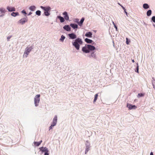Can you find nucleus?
<instances>
[{
  "instance_id": "1",
  "label": "nucleus",
  "mask_w": 155,
  "mask_h": 155,
  "mask_svg": "<svg viewBox=\"0 0 155 155\" xmlns=\"http://www.w3.org/2000/svg\"><path fill=\"white\" fill-rule=\"evenodd\" d=\"M83 41L82 39L78 38L75 39L74 42L72 43V45L76 49L78 50L80 49V45H81Z\"/></svg>"
},
{
  "instance_id": "2",
  "label": "nucleus",
  "mask_w": 155,
  "mask_h": 155,
  "mask_svg": "<svg viewBox=\"0 0 155 155\" xmlns=\"http://www.w3.org/2000/svg\"><path fill=\"white\" fill-rule=\"evenodd\" d=\"M32 48H33L32 46L30 47H27L25 48V52L24 53L23 57L25 58L27 57L28 55Z\"/></svg>"
},
{
  "instance_id": "3",
  "label": "nucleus",
  "mask_w": 155,
  "mask_h": 155,
  "mask_svg": "<svg viewBox=\"0 0 155 155\" xmlns=\"http://www.w3.org/2000/svg\"><path fill=\"white\" fill-rule=\"evenodd\" d=\"M40 95L38 94L36 95L34 98V103L36 106H37L38 105L40 101Z\"/></svg>"
},
{
  "instance_id": "4",
  "label": "nucleus",
  "mask_w": 155,
  "mask_h": 155,
  "mask_svg": "<svg viewBox=\"0 0 155 155\" xmlns=\"http://www.w3.org/2000/svg\"><path fill=\"white\" fill-rule=\"evenodd\" d=\"M28 21V19L27 18H24L21 19L18 21V22L22 25H23L25 22H27Z\"/></svg>"
},
{
  "instance_id": "5",
  "label": "nucleus",
  "mask_w": 155,
  "mask_h": 155,
  "mask_svg": "<svg viewBox=\"0 0 155 155\" xmlns=\"http://www.w3.org/2000/svg\"><path fill=\"white\" fill-rule=\"evenodd\" d=\"M39 149L42 153L48 152V150L46 147H42L39 148Z\"/></svg>"
},
{
  "instance_id": "6",
  "label": "nucleus",
  "mask_w": 155,
  "mask_h": 155,
  "mask_svg": "<svg viewBox=\"0 0 155 155\" xmlns=\"http://www.w3.org/2000/svg\"><path fill=\"white\" fill-rule=\"evenodd\" d=\"M82 50L85 53H88L89 52L87 45H86L84 47H83L82 48Z\"/></svg>"
},
{
  "instance_id": "7",
  "label": "nucleus",
  "mask_w": 155,
  "mask_h": 155,
  "mask_svg": "<svg viewBox=\"0 0 155 155\" xmlns=\"http://www.w3.org/2000/svg\"><path fill=\"white\" fill-rule=\"evenodd\" d=\"M127 107L129 108L130 110H131L132 109H135L137 107L134 105H132L130 104H127Z\"/></svg>"
},
{
  "instance_id": "8",
  "label": "nucleus",
  "mask_w": 155,
  "mask_h": 155,
  "mask_svg": "<svg viewBox=\"0 0 155 155\" xmlns=\"http://www.w3.org/2000/svg\"><path fill=\"white\" fill-rule=\"evenodd\" d=\"M57 116H55L54 117L53 122L52 123L51 125H52V126H55L56 125L57 122Z\"/></svg>"
},
{
  "instance_id": "9",
  "label": "nucleus",
  "mask_w": 155,
  "mask_h": 155,
  "mask_svg": "<svg viewBox=\"0 0 155 155\" xmlns=\"http://www.w3.org/2000/svg\"><path fill=\"white\" fill-rule=\"evenodd\" d=\"M87 46L88 49V51L89 52L90 51H92L95 49V47L92 45H87Z\"/></svg>"
},
{
  "instance_id": "10",
  "label": "nucleus",
  "mask_w": 155,
  "mask_h": 155,
  "mask_svg": "<svg viewBox=\"0 0 155 155\" xmlns=\"http://www.w3.org/2000/svg\"><path fill=\"white\" fill-rule=\"evenodd\" d=\"M41 8L43 9L45 12H48L51 10V8L49 6L47 7H45L43 6H41Z\"/></svg>"
},
{
  "instance_id": "11",
  "label": "nucleus",
  "mask_w": 155,
  "mask_h": 155,
  "mask_svg": "<svg viewBox=\"0 0 155 155\" xmlns=\"http://www.w3.org/2000/svg\"><path fill=\"white\" fill-rule=\"evenodd\" d=\"M68 36L71 39H74L77 38L76 35L74 33H71L68 34Z\"/></svg>"
},
{
  "instance_id": "12",
  "label": "nucleus",
  "mask_w": 155,
  "mask_h": 155,
  "mask_svg": "<svg viewBox=\"0 0 155 155\" xmlns=\"http://www.w3.org/2000/svg\"><path fill=\"white\" fill-rule=\"evenodd\" d=\"M63 14L64 15V17L65 19L66 20H68L69 19V17L67 12H64L63 13Z\"/></svg>"
},
{
  "instance_id": "13",
  "label": "nucleus",
  "mask_w": 155,
  "mask_h": 155,
  "mask_svg": "<svg viewBox=\"0 0 155 155\" xmlns=\"http://www.w3.org/2000/svg\"><path fill=\"white\" fill-rule=\"evenodd\" d=\"M7 9L9 12L15 11V9L14 7L8 6L7 8Z\"/></svg>"
},
{
  "instance_id": "14",
  "label": "nucleus",
  "mask_w": 155,
  "mask_h": 155,
  "mask_svg": "<svg viewBox=\"0 0 155 155\" xmlns=\"http://www.w3.org/2000/svg\"><path fill=\"white\" fill-rule=\"evenodd\" d=\"M63 28L64 29L68 31H71V28L68 25H66L64 26Z\"/></svg>"
},
{
  "instance_id": "15",
  "label": "nucleus",
  "mask_w": 155,
  "mask_h": 155,
  "mask_svg": "<svg viewBox=\"0 0 155 155\" xmlns=\"http://www.w3.org/2000/svg\"><path fill=\"white\" fill-rule=\"evenodd\" d=\"M92 33L91 32H88L86 33L85 35L87 37L91 38L92 37Z\"/></svg>"
},
{
  "instance_id": "16",
  "label": "nucleus",
  "mask_w": 155,
  "mask_h": 155,
  "mask_svg": "<svg viewBox=\"0 0 155 155\" xmlns=\"http://www.w3.org/2000/svg\"><path fill=\"white\" fill-rule=\"evenodd\" d=\"M70 26L74 29L77 28L78 27V25L76 24H71Z\"/></svg>"
},
{
  "instance_id": "17",
  "label": "nucleus",
  "mask_w": 155,
  "mask_h": 155,
  "mask_svg": "<svg viewBox=\"0 0 155 155\" xmlns=\"http://www.w3.org/2000/svg\"><path fill=\"white\" fill-rule=\"evenodd\" d=\"M85 41L87 43H91L93 42V41L92 40L88 39L87 38H86L85 39Z\"/></svg>"
},
{
  "instance_id": "18",
  "label": "nucleus",
  "mask_w": 155,
  "mask_h": 155,
  "mask_svg": "<svg viewBox=\"0 0 155 155\" xmlns=\"http://www.w3.org/2000/svg\"><path fill=\"white\" fill-rule=\"evenodd\" d=\"M42 142V140H41L39 142H34V144L35 145L37 146H38L39 145L41 144V143Z\"/></svg>"
},
{
  "instance_id": "19",
  "label": "nucleus",
  "mask_w": 155,
  "mask_h": 155,
  "mask_svg": "<svg viewBox=\"0 0 155 155\" xmlns=\"http://www.w3.org/2000/svg\"><path fill=\"white\" fill-rule=\"evenodd\" d=\"M58 18L60 19L61 22H63L64 21V18L63 17L58 16Z\"/></svg>"
},
{
  "instance_id": "20",
  "label": "nucleus",
  "mask_w": 155,
  "mask_h": 155,
  "mask_svg": "<svg viewBox=\"0 0 155 155\" xmlns=\"http://www.w3.org/2000/svg\"><path fill=\"white\" fill-rule=\"evenodd\" d=\"M98 97V94H96L94 95V100L93 103H95Z\"/></svg>"
},
{
  "instance_id": "21",
  "label": "nucleus",
  "mask_w": 155,
  "mask_h": 155,
  "mask_svg": "<svg viewBox=\"0 0 155 155\" xmlns=\"http://www.w3.org/2000/svg\"><path fill=\"white\" fill-rule=\"evenodd\" d=\"M84 20V18H82L81 19L80 22L78 23L79 24V25L80 26H81L82 25Z\"/></svg>"
},
{
  "instance_id": "22",
  "label": "nucleus",
  "mask_w": 155,
  "mask_h": 155,
  "mask_svg": "<svg viewBox=\"0 0 155 155\" xmlns=\"http://www.w3.org/2000/svg\"><path fill=\"white\" fill-rule=\"evenodd\" d=\"M152 11L151 10H149L148 11L147 13V16H150L151 14Z\"/></svg>"
},
{
  "instance_id": "23",
  "label": "nucleus",
  "mask_w": 155,
  "mask_h": 155,
  "mask_svg": "<svg viewBox=\"0 0 155 155\" xmlns=\"http://www.w3.org/2000/svg\"><path fill=\"white\" fill-rule=\"evenodd\" d=\"M143 8L145 9H147L149 8V5L147 4H144L143 5Z\"/></svg>"
},
{
  "instance_id": "24",
  "label": "nucleus",
  "mask_w": 155,
  "mask_h": 155,
  "mask_svg": "<svg viewBox=\"0 0 155 155\" xmlns=\"http://www.w3.org/2000/svg\"><path fill=\"white\" fill-rule=\"evenodd\" d=\"M19 15V14L18 12H13L11 13V15L14 17H15L16 16Z\"/></svg>"
},
{
  "instance_id": "25",
  "label": "nucleus",
  "mask_w": 155,
  "mask_h": 155,
  "mask_svg": "<svg viewBox=\"0 0 155 155\" xmlns=\"http://www.w3.org/2000/svg\"><path fill=\"white\" fill-rule=\"evenodd\" d=\"M35 7L34 6H31L29 8V9L32 11H34L35 10Z\"/></svg>"
},
{
  "instance_id": "26",
  "label": "nucleus",
  "mask_w": 155,
  "mask_h": 155,
  "mask_svg": "<svg viewBox=\"0 0 155 155\" xmlns=\"http://www.w3.org/2000/svg\"><path fill=\"white\" fill-rule=\"evenodd\" d=\"M90 147L88 146H86V150L85 153L86 154L89 150Z\"/></svg>"
},
{
  "instance_id": "27",
  "label": "nucleus",
  "mask_w": 155,
  "mask_h": 155,
  "mask_svg": "<svg viewBox=\"0 0 155 155\" xmlns=\"http://www.w3.org/2000/svg\"><path fill=\"white\" fill-rule=\"evenodd\" d=\"M91 57H93L94 58H95L96 57V55L94 53V52H93L91 55Z\"/></svg>"
},
{
  "instance_id": "28",
  "label": "nucleus",
  "mask_w": 155,
  "mask_h": 155,
  "mask_svg": "<svg viewBox=\"0 0 155 155\" xmlns=\"http://www.w3.org/2000/svg\"><path fill=\"white\" fill-rule=\"evenodd\" d=\"M0 11L1 12V13H5V9L3 8H0Z\"/></svg>"
},
{
  "instance_id": "29",
  "label": "nucleus",
  "mask_w": 155,
  "mask_h": 155,
  "mask_svg": "<svg viewBox=\"0 0 155 155\" xmlns=\"http://www.w3.org/2000/svg\"><path fill=\"white\" fill-rule=\"evenodd\" d=\"M65 37L63 35H62L61 36V38L60 39V41H63L64 40V39L65 38Z\"/></svg>"
},
{
  "instance_id": "30",
  "label": "nucleus",
  "mask_w": 155,
  "mask_h": 155,
  "mask_svg": "<svg viewBox=\"0 0 155 155\" xmlns=\"http://www.w3.org/2000/svg\"><path fill=\"white\" fill-rule=\"evenodd\" d=\"M41 12L39 10H38V11H37L36 12V14L37 15H38V16H40V15H41Z\"/></svg>"
},
{
  "instance_id": "31",
  "label": "nucleus",
  "mask_w": 155,
  "mask_h": 155,
  "mask_svg": "<svg viewBox=\"0 0 155 155\" xmlns=\"http://www.w3.org/2000/svg\"><path fill=\"white\" fill-rule=\"evenodd\" d=\"M44 14L46 16H48L50 15V13L48 12H44Z\"/></svg>"
},
{
  "instance_id": "32",
  "label": "nucleus",
  "mask_w": 155,
  "mask_h": 155,
  "mask_svg": "<svg viewBox=\"0 0 155 155\" xmlns=\"http://www.w3.org/2000/svg\"><path fill=\"white\" fill-rule=\"evenodd\" d=\"M152 83L153 84V87L155 89V81L153 80L152 81Z\"/></svg>"
},
{
  "instance_id": "33",
  "label": "nucleus",
  "mask_w": 155,
  "mask_h": 155,
  "mask_svg": "<svg viewBox=\"0 0 155 155\" xmlns=\"http://www.w3.org/2000/svg\"><path fill=\"white\" fill-rule=\"evenodd\" d=\"M144 96V95L142 93H139L138 94V97H142L143 96Z\"/></svg>"
},
{
  "instance_id": "34",
  "label": "nucleus",
  "mask_w": 155,
  "mask_h": 155,
  "mask_svg": "<svg viewBox=\"0 0 155 155\" xmlns=\"http://www.w3.org/2000/svg\"><path fill=\"white\" fill-rule=\"evenodd\" d=\"M152 20L153 22H155V16H154L152 17Z\"/></svg>"
},
{
  "instance_id": "35",
  "label": "nucleus",
  "mask_w": 155,
  "mask_h": 155,
  "mask_svg": "<svg viewBox=\"0 0 155 155\" xmlns=\"http://www.w3.org/2000/svg\"><path fill=\"white\" fill-rule=\"evenodd\" d=\"M118 4L121 6V7L122 8L123 10H125V8L119 3H118Z\"/></svg>"
},
{
  "instance_id": "36",
  "label": "nucleus",
  "mask_w": 155,
  "mask_h": 155,
  "mask_svg": "<svg viewBox=\"0 0 155 155\" xmlns=\"http://www.w3.org/2000/svg\"><path fill=\"white\" fill-rule=\"evenodd\" d=\"M11 37H12L11 36H8V37H7V40L8 41H9V39L11 38Z\"/></svg>"
},
{
  "instance_id": "37",
  "label": "nucleus",
  "mask_w": 155,
  "mask_h": 155,
  "mask_svg": "<svg viewBox=\"0 0 155 155\" xmlns=\"http://www.w3.org/2000/svg\"><path fill=\"white\" fill-rule=\"evenodd\" d=\"M136 70H137V71H136L135 70V71L136 72H137V73H139V72H138V66H137V68H136Z\"/></svg>"
},
{
  "instance_id": "38",
  "label": "nucleus",
  "mask_w": 155,
  "mask_h": 155,
  "mask_svg": "<svg viewBox=\"0 0 155 155\" xmlns=\"http://www.w3.org/2000/svg\"><path fill=\"white\" fill-rule=\"evenodd\" d=\"M54 126H52V125H51V126L49 127V130L52 129V127H54Z\"/></svg>"
},
{
  "instance_id": "39",
  "label": "nucleus",
  "mask_w": 155,
  "mask_h": 155,
  "mask_svg": "<svg viewBox=\"0 0 155 155\" xmlns=\"http://www.w3.org/2000/svg\"><path fill=\"white\" fill-rule=\"evenodd\" d=\"M126 40H127V41H126V44H127V45H128L129 44V42H128V38H126Z\"/></svg>"
},
{
  "instance_id": "40",
  "label": "nucleus",
  "mask_w": 155,
  "mask_h": 155,
  "mask_svg": "<svg viewBox=\"0 0 155 155\" xmlns=\"http://www.w3.org/2000/svg\"><path fill=\"white\" fill-rule=\"evenodd\" d=\"M22 12L23 13H24L25 14H26L25 11L24 10H23L22 11Z\"/></svg>"
},
{
  "instance_id": "41",
  "label": "nucleus",
  "mask_w": 155,
  "mask_h": 155,
  "mask_svg": "<svg viewBox=\"0 0 155 155\" xmlns=\"http://www.w3.org/2000/svg\"><path fill=\"white\" fill-rule=\"evenodd\" d=\"M48 152H45L44 155H49Z\"/></svg>"
},
{
  "instance_id": "42",
  "label": "nucleus",
  "mask_w": 155,
  "mask_h": 155,
  "mask_svg": "<svg viewBox=\"0 0 155 155\" xmlns=\"http://www.w3.org/2000/svg\"><path fill=\"white\" fill-rule=\"evenodd\" d=\"M114 26L115 28L116 29H117V26L115 25H114Z\"/></svg>"
},
{
  "instance_id": "43",
  "label": "nucleus",
  "mask_w": 155,
  "mask_h": 155,
  "mask_svg": "<svg viewBox=\"0 0 155 155\" xmlns=\"http://www.w3.org/2000/svg\"><path fill=\"white\" fill-rule=\"evenodd\" d=\"M150 155H153V153L152 152H151L150 153Z\"/></svg>"
},
{
  "instance_id": "44",
  "label": "nucleus",
  "mask_w": 155,
  "mask_h": 155,
  "mask_svg": "<svg viewBox=\"0 0 155 155\" xmlns=\"http://www.w3.org/2000/svg\"><path fill=\"white\" fill-rule=\"evenodd\" d=\"M132 62H133V63L134 62V60H132Z\"/></svg>"
},
{
  "instance_id": "45",
  "label": "nucleus",
  "mask_w": 155,
  "mask_h": 155,
  "mask_svg": "<svg viewBox=\"0 0 155 155\" xmlns=\"http://www.w3.org/2000/svg\"><path fill=\"white\" fill-rule=\"evenodd\" d=\"M113 25H115V23H114V22H113Z\"/></svg>"
},
{
  "instance_id": "46",
  "label": "nucleus",
  "mask_w": 155,
  "mask_h": 155,
  "mask_svg": "<svg viewBox=\"0 0 155 155\" xmlns=\"http://www.w3.org/2000/svg\"><path fill=\"white\" fill-rule=\"evenodd\" d=\"M124 10V12H126V9H125V10Z\"/></svg>"
},
{
  "instance_id": "47",
  "label": "nucleus",
  "mask_w": 155,
  "mask_h": 155,
  "mask_svg": "<svg viewBox=\"0 0 155 155\" xmlns=\"http://www.w3.org/2000/svg\"><path fill=\"white\" fill-rule=\"evenodd\" d=\"M125 13H126V14H127V12H125Z\"/></svg>"
}]
</instances>
